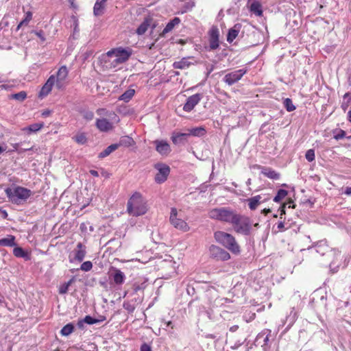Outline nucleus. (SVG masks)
Listing matches in <instances>:
<instances>
[{"label": "nucleus", "mask_w": 351, "mask_h": 351, "mask_svg": "<svg viewBox=\"0 0 351 351\" xmlns=\"http://www.w3.org/2000/svg\"><path fill=\"white\" fill-rule=\"evenodd\" d=\"M127 210L130 215L140 216L147 211V204L142 195L135 192L127 203Z\"/></svg>", "instance_id": "obj_3"}, {"label": "nucleus", "mask_w": 351, "mask_h": 351, "mask_svg": "<svg viewBox=\"0 0 351 351\" xmlns=\"http://www.w3.org/2000/svg\"><path fill=\"white\" fill-rule=\"evenodd\" d=\"M30 20H29L28 19H23L21 22V25H23V26H27L28 25V23H29Z\"/></svg>", "instance_id": "obj_57"}, {"label": "nucleus", "mask_w": 351, "mask_h": 351, "mask_svg": "<svg viewBox=\"0 0 351 351\" xmlns=\"http://www.w3.org/2000/svg\"><path fill=\"white\" fill-rule=\"evenodd\" d=\"M219 29L216 27H213L210 30V48L213 50L219 47Z\"/></svg>", "instance_id": "obj_10"}, {"label": "nucleus", "mask_w": 351, "mask_h": 351, "mask_svg": "<svg viewBox=\"0 0 351 351\" xmlns=\"http://www.w3.org/2000/svg\"><path fill=\"white\" fill-rule=\"evenodd\" d=\"M30 20H29L28 19H23L21 22V25H23V26H27L28 25V23H29Z\"/></svg>", "instance_id": "obj_56"}, {"label": "nucleus", "mask_w": 351, "mask_h": 351, "mask_svg": "<svg viewBox=\"0 0 351 351\" xmlns=\"http://www.w3.org/2000/svg\"><path fill=\"white\" fill-rule=\"evenodd\" d=\"M306 159L308 162H312L315 160V152L313 149H310L307 150L305 154Z\"/></svg>", "instance_id": "obj_43"}, {"label": "nucleus", "mask_w": 351, "mask_h": 351, "mask_svg": "<svg viewBox=\"0 0 351 351\" xmlns=\"http://www.w3.org/2000/svg\"><path fill=\"white\" fill-rule=\"evenodd\" d=\"M13 254L17 258H23L25 261L31 259V252L21 247H15L13 249Z\"/></svg>", "instance_id": "obj_16"}, {"label": "nucleus", "mask_w": 351, "mask_h": 351, "mask_svg": "<svg viewBox=\"0 0 351 351\" xmlns=\"http://www.w3.org/2000/svg\"><path fill=\"white\" fill-rule=\"evenodd\" d=\"M51 114V111L49 110H45L42 112V116L44 117H47L49 116Z\"/></svg>", "instance_id": "obj_59"}, {"label": "nucleus", "mask_w": 351, "mask_h": 351, "mask_svg": "<svg viewBox=\"0 0 351 351\" xmlns=\"http://www.w3.org/2000/svg\"><path fill=\"white\" fill-rule=\"evenodd\" d=\"M81 233L86 237V234H89L94 230V227L90 224L89 221L83 222L80 226Z\"/></svg>", "instance_id": "obj_25"}, {"label": "nucleus", "mask_w": 351, "mask_h": 351, "mask_svg": "<svg viewBox=\"0 0 351 351\" xmlns=\"http://www.w3.org/2000/svg\"><path fill=\"white\" fill-rule=\"evenodd\" d=\"M215 239L216 241H235L232 235L223 231L216 232L215 233Z\"/></svg>", "instance_id": "obj_19"}, {"label": "nucleus", "mask_w": 351, "mask_h": 351, "mask_svg": "<svg viewBox=\"0 0 351 351\" xmlns=\"http://www.w3.org/2000/svg\"><path fill=\"white\" fill-rule=\"evenodd\" d=\"M261 173L265 176L272 180H278L280 178V173L270 168L263 167Z\"/></svg>", "instance_id": "obj_23"}, {"label": "nucleus", "mask_w": 351, "mask_h": 351, "mask_svg": "<svg viewBox=\"0 0 351 351\" xmlns=\"http://www.w3.org/2000/svg\"><path fill=\"white\" fill-rule=\"evenodd\" d=\"M85 322H84V319H82V320H79L78 322H77V326L80 328H84V324Z\"/></svg>", "instance_id": "obj_60"}, {"label": "nucleus", "mask_w": 351, "mask_h": 351, "mask_svg": "<svg viewBox=\"0 0 351 351\" xmlns=\"http://www.w3.org/2000/svg\"><path fill=\"white\" fill-rule=\"evenodd\" d=\"M189 134L182 132H173L171 139L173 144L180 145L184 144L187 141Z\"/></svg>", "instance_id": "obj_17"}, {"label": "nucleus", "mask_w": 351, "mask_h": 351, "mask_svg": "<svg viewBox=\"0 0 351 351\" xmlns=\"http://www.w3.org/2000/svg\"><path fill=\"white\" fill-rule=\"evenodd\" d=\"M188 132H189L186 134H189V136H193L201 137L206 134V130L203 127H197L188 129Z\"/></svg>", "instance_id": "obj_24"}, {"label": "nucleus", "mask_w": 351, "mask_h": 351, "mask_svg": "<svg viewBox=\"0 0 351 351\" xmlns=\"http://www.w3.org/2000/svg\"><path fill=\"white\" fill-rule=\"evenodd\" d=\"M51 88H52V86H51L49 84H47V83H45L40 91L39 96L40 97L47 96L51 92Z\"/></svg>", "instance_id": "obj_38"}, {"label": "nucleus", "mask_w": 351, "mask_h": 351, "mask_svg": "<svg viewBox=\"0 0 351 351\" xmlns=\"http://www.w3.org/2000/svg\"><path fill=\"white\" fill-rule=\"evenodd\" d=\"M134 143L135 142L132 137H130L129 136H124L120 138L119 142L116 143V145H117L118 148L121 146L129 147L134 145Z\"/></svg>", "instance_id": "obj_22"}, {"label": "nucleus", "mask_w": 351, "mask_h": 351, "mask_svg": "<svg viewBox=\"0 0 351 351\" xmlns=\"http://www.w3.org/2000/svg\"><path fill=\"white\" fill-rule=\"evenodd\" d=\"M89 172H90V175H92L94 177H98L99 176V173L96 170L91 169V170H90Z\"/></svg>", "instance_id": "obj_61"}, {"label": "nucleus", "mask_w": 351, "mask_h": 351, "mask_svg": "<svg viewBox=\"0 0 351 351\" xmlns=\"http://www.w3.org/2000/svg\"><path fill=\"white\" fill-rule=\"evenodd\" d=\"M348 83L351 86V69L348 72Z\"/></svg>", "instance_id": "obj_64"}, {"label": "nucleus", "mask_w": 351, "mask_h": 351, "mask_svg": "<svg viewBox=\"0 0 351 351\" xmlns=\"http://www.w3.org/2000/svg\"><path fill=\"white\" fill-rule=\"evenodd\" d=\"M140 351H152V348L149 345L146 343H144L141 345Z\"/></svg>", "instance_id": "obj_52"}, {"label": "nucleus", "mask_w": 351, "mask_h": 351, "mask_svg": "<svg viewBox=\"0 0 351 351\" xmlns=\"http://www.w3.org/2000/svg\"><path fill=\"white\" fill-rule=\"evenodd\" d=\"M169 220L172 226L176 229L183 232L189 229L188 224L183 219L178 217V210L176 208H171Z\"/></svg>", "instance_id": "obj_6"}, {"label": "nucleus", "mask_w": 351, "mask_h": 351, "mask_svg": "<svg viewBox=\"0 0 351 351\" xmlns=\"http://www.w3.org/2000/svg\"><path fill=\"white\" fill-rule=\"evenodd\" d=\"M10 98L19 101H23L27 98V93L24 90H22L17 93L12 94L10 96Z\"/></svg>", "instance_id": "obj_34"}, {"label": "nucleus", "mask_w": 351, "mask_h": 351, "mask_svg": "<svg viewBox=\"0 0 351 351\" xmlns=\"http://www.w3.org/2000/svg\"><path fill=\"white\" fill-rule=\"evenodd\" d=\"M19 143H14V144H12V146L13 147V149L12 151H16L17 152L19 149Z\"/></svg>", "instance_id": "obj_62"}, {"label": "nucleus", "mask_w": 351, "mask_h": 351, "mask_svg": "<svg viewBox=\"0 0 351 351\" xmlns=\"http://www.w3.org/2000/svg\"><path fill=\"white\" fill-rule=\"evenodd\" d=\"M15 237L12 235H7L6 237L0 239V241H14Z\"/></svg>", "instance_id": "obj_53"}, {"label": "nucleus", "mask_w": 351, "mask_h": 351, "mask_svg": "<svg viewBox=\"0 0 351 351\" xmlns=\"http://www.w3.org/2000/svg\"><path fill=\"white\" fill-rule=\"evenodd\" d=\"M73 138L80 145H84L87 142V138L84 133H77Z\"/></svg>", "instance_id": "obj_36"}, {"label": "nucleus", "mask_w": 351, "mask_h": 351, "mask_svg": "<svg viewBox=\"0 0 351 351\" xmlns=\"http://www.w3.org/2000/svg\"><path fill=\"white\" fill-rule=\"evenodd\" d=\"M32 12L31 11H27L25 12V19H28L29 20L32 19Z\"/></svg>", "instance_id": "obj_58"}, {"label": "nucleus", "mask_w": 351, "mask_h": 351, "mask_svg": "<svg viewBox=\"0 0 351 351\" xmlns=\"http://www.w3.org/2000/svg\"><path fill=\"white\" fill-rule=\"evenodd\" d=\"M56 80L55 76L51 75L45 83L53 87V86L56 84Z\"/></svg>", "instance_id": "obj_50"}, {"label": "nucleus", "mask_w": 351, "mask_h": 351, "mask_svg": "<svg viewBox=\"0 0 351 351\" xmlns=\"http://www.w3.org/2000/svg\"><path fill=\"white\" fill-rule=\"evenodd\" d=\"M261 199V197L260 195H256L246 199V201L248 202L249 208L252 210H255L259 205Z\"/></svg>", "instance_id": "obj_27"}, {"label": "nucleus", "mask_w": 351, "mask_h": 351, "mask_svg": "<svg viewBox=\"0 0 351 351\" xmlns=\"http://www.w3.org/2000/svg\"><path fill=\"white\" fill-rule=\"evenodd\" d=\"M241 79V69L227 73L224 77V82L229 86H232Z\"/></svg>", "instance_id": "obj_9"}, {"label": "nucleus", "mask_w": 351, "mask_h": 351, "mask_svg": "<svg viewBox=\"0 0 351 351\" xmlns=\"http://www.w3.org/2000/svg\"><path fill=\"white\" fill-rule=\"evenodd\" d=\"M32 33L36 35L42 42H44L45 40V34L43 30H33Z\"/></svg>", "instance_id": "obj_46"}, {"label": "nucleus", "mask_w": 351, "mask_h": 351, "mask_svg": "<svg viewBox=\"0 0 351 351\" xmlns=\"http://www.w3.org/2000/svg\"><path fill=\"white\" fill-rule=\"evenodd\" d=\"M261 340H263L264 342V344L262 346H266L267 344V341H269V335H265V334H258L256 339V342L258 344L261 343Z\"/></svg>", "instance_id": "obj_41"}, {"label": "nucleus", "mask_w": 351, "mask_h": 351, "mask_svg": "<svg viewBox=\"0 0 351 351\" xmlns=\"http://www.w3.org/2000/svg\"><path fill=\"white\" fill-rule=\"evenodd\" d=\"M93 267V264L90 261H85L84 262L80 267V269L84 271H90Z\"/></svg>", "instance_id": "obj_44"}, {"label": "nucleus", "mask_w": 351, "mask_h": 351, "mask_svg": "<svg viewBox=\"0 0 351 351\" xmlns=\"http://www.w3.org/2000/svg\"><path fill=\"white\" fill-rule=\"evenodd\" d=\"M238 25H235L233 28H231L228 33L227 36V41L229 43H232V41L236 38L238 36L239 29H237Z\"/></svg>", "instance_id": "obj_30"}, {"label": "nucleus", "mask_w": 351, "mask_h": 351, "mask_svg": "<svg viewBox=\"0 0 351 351\" xmlns=\"http://www.w3.org/2000/svg\"><path fill=\"white\" fill-rule=\"evenodd\" d=\"M154 167L158 171L154 178L155 182L157 184L164 183L170 173L169 166L162 162H158L154 165Z\"/></svg>", "instance_id": "obj_5"}, {"label": "nucleus", "mask_w": 351, "mask_h": 351, "mask_svg": "<svg viewBox=\"0 0 351 351\" xmlns=\"http://www.w3.org/2000/svg\"><path fill=\"white\" fill-rule=\"evenodd\" d=\"M208 217L213 219L232 224L237 232L241 231V216L230 208H213L208 212Z\"/></svg>", "instance_id": "obj_1"}, {"label": "nucleus", "mask_w": 351, "mask_h": 351, "mask_svg": "<svg viewBox=\"0 0 351 351\" xmlns=\"http://www.w3.org/2000/svg\"><path fill=\"white\" fill-rule=\"evenodd\" d=\"M191 65V62L186 58H182L181 60L175 62L173 64L174 69H184L188 68Z\"/></svg>", "instance_id": "obj_31"}, {"label": "nucleus", "mask_w": 351, "mask_h": 351, "mask_svg": "<svg viewBox=\"0 0 351 351\" xmlns=\"http://www.w3.org/2000/svg\"><path fill=\"white\" fill-rule=\"evenodd\" d=\"M118 149L117 145L116 143L112 144L107 147L104 151L100 152L98 155L99 158H104L106 156H109L112 152L117 150Z\"/></svg>", "instance_id": "obj_26"}, {"label": "nucleus", "mask_w": 351, "mask_h": 351, "mask_svg": "<svg viewBox=\"0 0 351 351\" xmlns=\"http://www.w3.org/2000/svg\"><path fill=\"white\" fill-rule=\"evenodd\" d=\"M284 105L288 112L293 111L295 109V106L293 104L292 100L289 98L285 99Z\"/></svg>", "instance_id": "obj_40"}, {"label": "nucleus", "mask_w": 351, "mask_h": 351, "mask_svg": "<svg viewBox=\"0 0 351 351\" xmlns=\"http://www.w3.org/2000/svg\"><path fill=\"white\" fill-rule=\"evenodd\" d=\"M210 257L216 261H227L230 258V254L225 250L212 245L209 248Z\"/></svg>", "instance_id": "obj_7"}, {"label": "nucleus", "mask_w": 351, "mask_h": 351, "mask_svg": "<svg viewBox=\"0 0 351 351\" xmlns=\"http://www.w3.org/2000/svg\"><path fill=\"white\" fill-rule=\"evenodd\" d=\"M228 245L226 247L234 253L239 252V246L238 243H228Z\"/></svg>", "instance_id": "obj_42"}, {"label": "nucleus", "mask_w": 351, "mask_h": 351, "mask_svg": "<svg viewBox=\"0 0 351 351\" xmlns=\"http://www.w3.org/2000/svg\"><path fill=\"white\" fill-rule=\"evenodd\" d=\"M180 19L178 17H174L173 19H171L165 26V27L163 29L162 33L160 35L163 36L166 34L171 32L176 25H178L180 23Z\"/></svg>", "instance_id": "obj_21"}, {"label": "nucleus", "mask_w": 351, "mask_h": 351, "mask_svg": "<svg viewBox=\"0 0 351 351\" xmlns=\"http://www.w3.org/2000/svg\"><path fill=\"white\" fill-rule=\"evenodd\" d=\"M44 127V123H36L31 124L27 127H25L22 129V131L25 132L27 134H31L32 133H36L38 131L40 130Z\"/></svg>", "instance_id": "obj_20"}, {"label": "nucleus", "mask_w": 351, "mask_h": 351, "mask_svg": "<svg viewBox=\"0 0 351 351\" xmlns=\"http://www.w3.org/2000/svg\"><path fill=\"white\" fill-rule=\"evenodd\" d=\"M153 18L151 16L145 17L142 23L138 27L136 30V33L138 35H143L152 25Z\"/></svg>", "instance_id": "obj_15"}, {"label": "nucleus", "mask_w": 351, "mask_h": 351, "mask_svg": "<svg viewBox=\"0 0 351 351\" xmlns=\"http://www.w3.org/2000/svg\"><path fill=\"white\" fill-rule=\"evenodd\" d=\"M351 105V93H346L343 97V101L341 105V109L346 112Z\"/></svg>", "instance_id": "obj_28"}, {"label": "nucleus", "mask_w": 351, "mask_h": 351, "mask_svg": "<svg viewBox=\"0 0 351 351\" xmlns=\"http://www.w3.org/2000/svg\"><path fill=\"white\" fill-rule=\"evenodd\" d=\"M240 1L241 0H233V3L236 5V7H232V8L230 9V10H233L234 12H239L241 5Z\"/></svg>", "instance_id": "obj_49"}, {"label": "nucleus", "mask_w": 351, "mask_h": 351, "mask_svg": "<svg viewBox=\"0 0 351 351\" xmlns=\"http://www.w3.org/2000/svg\"><path fill=\"white\" fill-rule=\"evenodd\" d=\"M68 75V70L66 66H62L57 72V78L65 80Z\"/></svg>", "instance_id": "obj_35"}, {"label": "nucleus", "mask_w": 351, "mask_h": 351, "mask_svg": "<svg viewBox=\"0 0 351 351\" xmlns=\"http://www.w3.org/2000/svg\"><path fill=\"white\" fill-rule=\"evenodd\" d=\"M64 80L56 79V86L58 89L62 88L64 86Z\"/></svg>", "instance_id": "obj_54"}, {"label": "nucleus", "mask_w": 351, "mask_h": 351, "mask_svg": "<svg viewBox=\"0 0 351 351\" xmlns=\"http://www.w3.org/2000/svg\"><path fill=\"white\" fill-rule=\"evenodd\" d=\"M5 193L9 201L16 205L24 204L33 194L31 190L21 186H16L13 188H6Z\"/></svg>", "instance_id": "obj_2"}, {"label": "nucleus", "mask_w": 351, "mask_h": 351, "mask_svg": "<svg viewBox=\"0 0 351 351\" xmlns=\"http://www.w3.org/2000/svg\"><path fill=\"white\" fill-rule=\"evenodd\" d=\"M111 271L112 273L110 274V276L112 277L114 282L118 285H122L125 278L123 272L115 267H112Z\"/></svg>", "instance_id": "obj_14"}, {"label": "nucleus", "mask_w": 351, "mask_h": 351, "mask_svg": "<svg viewBox=\"0 0 351 351\" xmlns=\"http://www.w3.org/2000/svg\"><path fill=\"white\" fill-rule=\"evenodd\" d=\"M73 253H74L73 258L79 262H82L86 255L85 246L82 243H79V244L77 246V249L75 250Z\"/></svg>", "instance_id": "obj_18"}, {"label": "nucleus", "mask_w": 351, "mask_h": 351, "mask_svg": "<svg viewBox=\"0 0 351 351\" xmlns=\"http://www.w3.org/2000/svg\"><path fill=\"white\" fill-rule=\"evenodd\" d=\"M95 125L99 131L104 132H108L113 128L112 123L105 118L97 119Z\"/></svg>", "instance_id": "obj_12"}, {"label": "nucleus", "mask_w": 351, "mask_h": 351, "mask_svg": "<svg viewBox=\"0 0 351 351\" xmlns=\"http://www.w3.org/2000/svg\"><path fill=\"white\" fill-rule=\"evenodd\" d=\"M202 98V95L200 93H196L189 97L183 106V110L187 112H191V110H193L195 106L199 104Z\"/></svg>", "instance_id": "obj_8"}, {"label": "nucleus", "mask_w": 351, "mask_h": 351, "mask_svg": "<svg viewBox=\"0 0 351 351\" xmlns=\"http://www.w3.org/2000/svg\"><path fill=\"white\" fill-rule=\"evenodd\" d=\"M250 226L245 221H243V234H248L250 233Z\"/></svg>", "instance_id": "obj_47"}, {"label": "nucleus", "mask_w": 351, "mask_h": 351, "mask_svg": "<svg viewBox=\"0 0 351 351\" xmlns=\"http://www.w3.org/2000/svg\"><path fill=\"white\" fill-rule=\"evenodd\" d=\"M287 191L285 189L278 190L277 195L274 197V201L276 202H280L282 199H284L287 195Z\"/></svg>", "instance_id": "obj_37"}, {"label": "nucleus", "mask_w": 351, "mask_h": 351, "mask_svg": "<svg viewBox=\"0 0 351 351\" xmlns=\"http://www.w3.org/2000/svg\"><path fill=\"white\" fill-rule=\"evenodd\" d=\"M104 5L99 2H95L93 7V14L95 16H98L104 14Z\"/></svg>", "instance_id": "obj_33"}, {"label": "nucleus", "mask_w": 351, "mask_h": 351, "mask_svg": "<svg viewBox=\"0 0 351 351\" xmlns=\"http://www.w3.org/2000/svg\"><path fill=\"white\" fill-rule=\"evenodd\" d=\"M135 94V90L132 88H129L125 90L120 97H119V100L124 101L125 102H128L132 97Z\"/></svg>", "instance_id": "obj_29"}, {"label": "nucleus", "mask_w": 351, "mask_h": 351, "mask_svg": "<svg viewBox=\"0 0 351 351\" xmlns=\"http://www.w3.org/2000/svg\"><path fill=\"white\" fill-rule=\"evenodd\" d=\"M83 117L88 121H90L94 117V113L91 111H86L84 113Z\"/></svg>", "instance_id": "obj_48"}, {"label": "nucleus", "mask_w": 351, "mask_h": 351, "mask_svg": "<svg viewBox=\"0 0 351 351\" xmlns=\"http://www.w3.org/2000/svg\"><path fill=\"white\" fill-rule=\"evenodd\" d=\"M84 319L85 323L88 324H94L99 322V320L93 318L90 315H86Z\"/></svg>", "instance_id": "obj_45"}, {"label": "nucleus", "mask_w": 351, "mask_h": 351, "mask_svg": "<svg viewBox=\"0 0 351 351\" xmlns=\"http://www.w3.org/2000/svg\"><path fill=\"white\" fill-rule=\"evenodd\" d=\"M247 7L252 13L256 16H260L263 15L262 6L258 1L255 0H248Z\"/></svg>", "instance_id": "obj_13"}, {"label": "nucleus", "mask_w": 351, "mask_h": 351, "mask_svg": "<svg viewBox=\"0 0 351 351\" xmlns=\"http://www.w3.org/2000/svg\"><path fill=\"white\" fill-rule=\"evenodd\" d=\"M345 136H346V132L344 130H341L337 134L334 136V138L336 140H339V139L344 138Z\"/></svg>", "instance_id": "obj_51"}, {"label": "nucleus", "mask_w": 351, "mask_h": 351, "mask_svg": "<svg viewBox=\"0 0 351 351\" xmlns=\"http://www.w3.org/2000/svg\"><path fill=\"white\" fill-rule=\"evenodd\" d=\"M132 54V50L129 47L125 49L122 47H118L113 49L107 53V55L108 56H112V55H114L115 59L114 62L116 64L124 63L130 58Z\"/></svg>", "instance_id": "obj_4"}, {"label": "nucleus", "mask_w": 351, "mask_h": 351, "mask_svg": "<svg viewBox=\"0 0 351 351\" xmlns=\"http://www.w3.org/2000/svg\"><path fill=\"white\" fill-rule=\"evenodd\" d=\"M73 282V278H71L70 280H69L67 282H65L60 285L59 288V293L60 294H65L69 289V286L72 284Z\"/></svg>", "instance_id": "obj_39"}, {"label": "nucleus", "mask_w": 351, "mask_h": 351, "mask_svg": "<svg viewBox=\"0 0 351 351\" xmlns=\"http://www.w3.org/2000/svg\"><path fill=\"white\" fill-rule=\"evenodd\" d=\"M154 143L156 144V150L160 154L167 156L170 153L171 147L167 141L156 140Z\"/></svg>", "instance_id": "obj_11"}, {"label": "nucleus", "mask_w": 351, "mask_h": 351, "mask_svg": "<svg viewBox=\"0 0 351 351\" xmlns=\"http://www.w3.org/2000/svg\"><path fill=\"white\" fill-rule=\"evenodd\" d=\"M74 331V326L73 324L69 323L66 324L60 330V334L62 336H68Z\"/></svg>", "instance_id": "obj_32"}, {"label": "nucleus", "mask_w": 351, "mask_h": 351, "mask_svg": "<svg viewBox=\"0 0 351 351\" xmlns=\"http://www.w3.org/2000/svg\"><path fill=\"white\" fill-rule=\"evenodd\" d=\"M344 193L347 195H351V186L346 187Z\"/></svg>", "instance_id": "obj_63"}, {"label": "nucleus", "mask_w": 351, "mask_h": 351, "mask_svg": "<svg viewBox=\"0 0 351 351\" xmlns=\"http://www.w3.org/2000/svg\"><path fill=\"white\" fill-rule=\"evenodd\" d=\"M32 147H25V148H20L19 149V150L17 151V152L19 154H22L26 151H29V150H32Z\"/></svg>", "instance_id": "obj_55"}]
</instances>
